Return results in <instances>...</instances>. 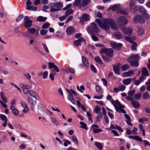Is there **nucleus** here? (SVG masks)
I'll use <instances>...</instances> for the list:
<instances>
[{
    "instance_id": "26",
    "label": "nucleus",
    "mask_w": 150,
    "mask_h": 150,
    "mask_svg": "<svg viewBox=\"0 0 150 150\" xmlns=\"http://www.w3.org/2000/svg\"><path fill=\"white\" fill-rule=\"evenodd\" d=\"M123 108L121 107V105H120L119 106H118L117 107V108H116L115 110L117 112H122L123 114L126 113V111L123 109V108Z\"/></svg>"
},
{
    "instance_id": "24",
    "label": "nucleus",
    "mask_w": 150,
    "mask_h": 150,
    "mask_svg": "<svg viewBox=\"0 0 150 150\" xmlns=\"http://www.w3.org/2000/svg\"><path fill=\"white\" fill-rule=\"evenodd\" d=\"M28 92L30 95L28 97L38 98V95L36 92L32 90L29 91Z\"/></svg>"
},
{
    "instance_id": "54",
    "label": "nucleus",
    "mask_w": 150,
    "mask_h": 150,
    "mask_svg": "<svg viewBox=\"0 0 150 150\" xmlns=\"http://www.w3.org/2000/svg\"><path fill=\"white\" fill-rule=\"evenodd\" d=\"M135 90H132L129 91L128 92V95L129 96H133L135 93Z\"/></svg>"
},
{
    "instance_id": "43",
    "label": "nucleus",
    "mask_w": 150,
    "mask_h": 150,
    "mask_svg": "<svg viewBox=\"0 0 150 150\" xmlns=\"http://www.w3.org/2000/svg\"><path fill=\"white\" fill-rule=\"evenodd\" d=\"M28 31L31 34H33L36 31V29L34 28H29L28 29Z\"/></svg>"
},
{
    "instance_id": "13",
    "label": "nucleus",
    "mask_w": 150,
    "mask_h": 150,
    "mask_svg": "<svg viewBox=\"0 0 150 150\" xmlns=\"http://www.w3.org/2000/svg\"><path fill=\"white\" fill-rule=\"evenodd\" d=\"M21 87L23 89L24 93L26 95L28 94L29 90L30 89L31 87L29 85L24 84H21Z\"/></svg>"
},
{
    "instance_id": "15",
    "label": "nucleus",
    "mask_w": 150,
    "mask_h": 150,
    "mask_svg": "<svg viewBox=\"0 0 150 150\" xmlns=\"http://www.w3.org/2000/svg\"><path fill=\"white\" fill-rule=\"evenodd\" d=\"M123 32L126 35H130L132 32V29L130 27H124L122 29Z\"/></svg>"
},
{
    "instance_id": "1",
    "label": "nucleus",
    "mask_w": 150,
    "mask_h": 150,
    "mask_svg": "<svg viewBox=\"0 0 150 150\" xmlns=\"http://www.w3.org/2000/svg\"><path fill=\"white\" fill-rule=\"evenodd\" d=\"M140 57L138 54H134L128 58L127 61L130 64L131 66L138 67L139 66L138 62Z\"/></svg>"
},
{
    "instance_id": "62",
    "label": "nucleus",
    "mask_w": 150,
    "mask_h": 150,
    "mask_svg": "<svg viewBox=\"0 0 150 150\" xmlns=\"http://www.w3.org/2000/svg\"><path fill=\"white\" fill-rule=\"evenodd\" d=\"M23 16L22 14L20 15L16 19L17 22L23 19Z\"/></svg>"
},
{
    "instance_id": "41",
    "label": "nucleus",
    "mask_w": 150,
    "mask_h": 150,
    "mask_svg": "<svg viewBox=\"0 0 150 150\" xmlns=\"http://www.w3.org/2000/svg\"><path fill=\"white\" fill-rule=\"evenodd\" d=\"M133 44V45L131 46V50L132 51L135 50L137 51V49L136 48V47H137V45L134 42H132V43Z\"/></svg>"
},
{
    "instance_id": "48",
    "label": "nucleus",
    "mask_w": 150,
    "mask_h": 150,
    "mask_svg": "<svg viewBox=\"0 0 150 150\" xmlns=\"http://www.w3.org/2000/svg\"><path fill=\"white\" fill-rule=\"evenodd\" d=\"M136 2L134 0H131L129 3V8L130 9H132L134 6L135 5Z\"/></svg>"
},
{
    "instance_id": "42",
    "label": "nucleus",
    "mask_w": 150,
    "mask_h": 150,
    "mask_svg": "<svg viewBox=\"0 0 150 150\" xmlns=\"http://www.w3.org/2000/svg\"><path fill=\"white\" fill-rule=\"evenodd\" d=\"M73 13V11L71 9H69L65 13V16L67 17L68 16L72 14Z\"/></svg>"
},
{
    "instance_id": "35",
    "label": "nucleus",
    "mask_w": 150,
    "mask_h": 150,
    "mask_svg": "<svg viewBox=\"0 0 150 150\" xmlns=\"http://www.w3.org/2000/svg\"><path fill=\"white\" fill-rule=\"evenodd\" d=\"M130 67L129 65L128 64H125L122 65L121 67L122 70L123 71H125L128 70L129 69Z\"/></svg>"
},
{
    "instance_id": "9",
    "label": "nucleus",
    "mask_w": 150,
    "mask_h": 150,
    "mask_svg": "<svg viewBox=\"0 0 150 150\" xmlns=\"http://www.w3.org/2000/svg\"><path fill=\"white\" fill-rule=\"evenodd\" d=\"M128 137L129 138L134 139L136 141L140 142H142L143 141L145 146H146L147 145L149 146L150 145V144L148 141L146 140H144L143 141L142 138L138 136H129Z\"/></svg>"
},
{
    "instance_id": "11",
    "label": "nucleus",
    "mask_w": 150,
    "mask_h": 150,
    "mask_svg": "<svg viewBox=\"0 0 150 150\" xmlns=\"http://www.w3.org/2000/svg\"><path fill=\"white\" fill-rule=\"evenodd\" d=\"M90 18V16L88 15L86 13L84 14L80 18V22L81 25H83L84 21H88Z\"/></svg>"
},
{
    "instance_id": "61",
    "label": "nucleus",
    "mask_w": 150,
    "mask_h": 150,
    "mask_svg": "<svg viewBox=\"0 0 150 150\" xmlns=\"http://www.w3.org/2000/svg\"><path fill=\"white\" fill-rule=\"evenodd\" d=\"M64 141V145L65 146H67L68 144H71V142L68 140H65Z\"/></svg>"
},
{
    "instance_id": "32",
    "label": "nucleus",
    "mask_w": 150,
    "mask_h": 150,
    "mask_svg": "<svg viewBox=\"0 0 150 150\" xmlns=\"http://www.w3.org/2000/svg\"><path fill=\"white\" fill-rule=\"evenodd\" d=\"M47 19V17L40 16L37 18L36 21L39 22H44L46 21Z\"/></svg>"
},
{
    "instance_id": "8",
    "label": "nucleus",
    "mask_w": 150,
    "mask_h": 150,
    "mask_svg": "<svg viewBox=\"0 0 150 150\" xmlns=\"http://www.w3.org/2000/svg\"><path fill=\"white\" fill-rule=\"evenodd\" d=\"M117 22L119 25L123 26L127 23L128 21L125 17L121 16L118 19H117Z\"/></svg>"
},
{
    "instance_id": "4",
    "label": "nucleus",
    "mask_w": 150,
    "mask_h": 150,
    "mask_svg": "<svg viewBox=\"0 0 150 150\" xmlns=\"http://www.w3.org/2000/svg\"><path fill=\"white\" fill-rule=\"evenodd\" d=\"M105 23H107V24L108 25L109 27L114 30H116L117 29V27L115 24V22L114 20L110 18H103V19Z\"/></svg>"
},
{
    "instance_id": "40",
    "label": "nucleus",
    "mask_w": 150,
    "mask_h": 150,
    "mask_svg": "<svg viewBox=\"0 0 150 150\" xmlns=\"http://www.w3.org/2000/svg\"><path fill=\"white\" fill-rule=\"evenodd\" d=\"M95 145L100 150H102L103 146L101 143L100 142H96L95 143Z\"/></svg>"
},
{
    "instance_id": "23",
    "label": "nucleus",
    "mask_w": 150,
    "mask_h": 150,
    "mask_svg": "<svg viewBox=\"0 0 150 150\" xmlns=\"http://www.w3.org/2000/svg\"><path fill=\"white\" fill-rule=\"evenodd\" d=\"M134 74V72L132 70H130L127 72L123 73L122 74V76L123 77H129L131 75Z\"/></svg>"
},
{
    "instance_id": "21",
    "label": "nucleus",
    "mask_w": 150,
    "mask_h": 150,
    "mask_svg": "<svg viewBox=\"0 0 150 150\" xmlns=\"http://www.w3.org/2000/svg\"><path fill=\"white\" fill-rule=\"evenodd\" d=\"M32 22V20L25 21H24V25L26 28H29L31 26Z\"/></svg>"
},
{
    "instance_id": "46",
    "label": "nucleus",
    "mask_w": 150,
    "mask_h": 150,
    "mask_svg": "<svg viewBox=\"0 0 150 150\" xmlns=\"http://www.w3.org/2000/svg\"><path fill=\"white\" fill-rule=\"evenodd\" d=\"M0 118L1 120L4 122H6L8 121L7 117L5 115H4L0 114Z\"/></svg>"
},
{
    "instance_id": "10",
    "label": "nucleus",
    "mask_w": 150,
    "mask_h": 150,
    "mask_svg": "<svg viewBox=\"0 0 150 150\" xmlns=\"http://www.w3.org/2000/svg\"><path fill=\"white\" fill-rule=\"evenodd\" d=\"M133 22L135 23H140L143 24L145 22V19L141 15H138L136 16L133 19Z\"/></svg>"
},
{
    "instance_id": "28",
    "label": "nucleus",
    "mask_w": 150,
    "mask_h": 150,
    "mask_svg": "<svg viewBox=\"0 0 150 150\" xmlns=\"http://www.w3.org/2000/svg\"><path fill=\"white\" fill-rule=\"evenodd\" d=\"M56 71L53 70H52L51 71V73L49 75L50 78L52 81H53L54 80V76L56 75Z\"/></svg>"
},
{
    "instance_id": "59",
    "label": "nucleus",
    "mask_w": 150,
    "mask_h": 150,
    "mask_svg": "<svg viewBox=\"0 0 150 150\" xmlns=\"http://www.w3.org/2000/svg\"><path fill=\"white\" fill-rule=\"evenodd\" d=\"M24 76L25 77L26 79L29 80H30L31 78V76L28 73L24 74Z\"/></svg>"
},
{
    "instance_id": "36",
    "label": "nucleus",
    "mask_w": 150,
    "mask_h": 150,
    "mask_svg": "<svg viewBox=\"0 0 150 150\" xmlns=\"http://www.w3.org/2000/svg\"><path fill=\"white\" fill-rule=\"evenodd\" d=\"M91 0H82V5L83 7H85L89 4Z\"/></svg>"
},
{
    "instance_id": "16",
    "label": "nucleus",
    "mask_w": 150,
    "mask_h": 150,
    "mask_svg": "<svg viewBox=\"0 0 150 150\" xmlns=\"http://www.w3.org/2000/svg\"><path fill=\"white\" fill-rule=\"evenodd\" d=\"M121 64L120 63H118L116 65L113 66V69L115 73L117 75L120 74V68Z\"/></svg>"
},
{
    "instance_id": "45",
    "label": "nucleus",
    "mask_w": 150,
    "mask_h": 150,
    "mask_svg": "<svg viewBox=\"0 0 150 150\" xmlns=\"http://www.w3.org/2000/svg\"><path fill=\"white\" fill-rule=\"evenodd\" d=\"M142 96V94L141 93H139L136 94L134 96V98L135 99L139 100L140 99Z\"/></svg>"
},
{
    "instance_id": "18",
    "label": "nucleus",
    "mask_w": 150,
    "mask_h": 150,
    "mask_svg": "<svg viewBox=\"0 0 150 150\" xmlns=\"http://www.w3.org/2000/svg\"><path fill=\"white\" fill-rule=\"evenodd\" d=\"M66 31L67 35H72L75 32V29L73 27L70 26L66 28Z\"/></svg>"
},
{
    "instance_id": "14",
    "label": "nucleus",
    "mask_w": 150,
    "mask_h": 150,
    "mask_svg": "<svg viewBox=\"0 0 150 150\" xmlns=\"http://www.w3.org/2000/svg\"><path fill=\"white\" fill-rule=\"evenodd\" d=\"M53 68H54V71H56L57 72H59V69H58L57 66L54 65L53 62H49L48 63V68L49 69H51Z\"/></svg>"
},
{
    "instance_id": "27",
    "label": "nucleus",
    "mask_w": 150,
    "mask_h": 150,
    "mask_svg": "<svg viewBox=\"0 0 150 150\" xmlns=\"http://www.w3.org/2000/svg\"><path fill=\"white\" fill-rule=\"evenodd\" d=\"M113 36L115 38L117 39H120L122 38V36L121 33L119 32L115 33Z\"/></svg>"
},
{
    "instance_id": "38",
    "label": "nucleus",
    "mask_w": 150,
    "mask_h": 150,
    "mask_svg": "<svg viewBox=\"0 0 150 150\" xmlns=\"http://www.w3.org/2000/svg\"><path fill=\"white\" fill-rule=\"evenodd\" d=\"M94 60L95 62L99 64H103V62L102 60L98 56L94 58Z\"/></svg>"
},
{
    "instance_id": "53",
    "label": "nucleus",
    "mask_w": 150,
    "mask_h": 150,
    "mask_svg": "<svg viewBox=\"0 0 150 150\" xmlns=\"http://www.w3.org/2000/svg\"><path fill=\"white\" fill-rule=\"evenodd\" d=\"M126 88V86L123 84H121L119 86L120 91H124Z\"/></svg>"
},
{
    "instance_id": "2",
    "label": "nucleus",
    "mask_w": 150,
    "mask_h": 150,
    "mask_svg": "<svg viewBox=\"0 0 150 150\" xmlns=\"http://www.w3.org/2000/svg\"><path fill=\"white\" fill-rule=\"evenodd\" d=\"M63 3L61 2L50 3L49 5V8H51L50 11L51 12L57 11L60 10L63 7Z\"/></svg>"
},
{
    "instance_id": "57",
    "label": "nucleus",
    "mask_w": 150,
    "mask_h": 150,
    "mask_svg": "<svg viewBox=\"0 0 150 150\" xmlns=\"http://www.w3.org/2000/svg\"><path fill=\"white\" fill-rule=\"evenodd\" d=\"M90 68L92 71L94 73H96L97 72V70L95 67L93 65L91 64L90 65Z\"/></svg>"
},
{
    "instance_id": "49",
    "label": "nucleus",
    "mask_w": 150,
    "mask_h": 150,
    "mask_svg": "<svg viewBox=\"0 0 150 150\" xmlns=\"http://www.w3.org/2000/svg\"><path fill=\"white\" fill-rule=\"evenodd\" d=\"M51 119L52 122L55 125L57 126L59 125V124L57 120L54 117H51Z\"/></svg>"
},
{
    "instance_id": "12",
    "label": "nucleus",
    "mask_w": 150,
    "mask_h": 150,
    "mask_svg": "<svg viewBox=\"0 0 150 150\" xmlns=\"http://www.w3.org/2000/svg\"><path fill=\"white\" fill-rule=\"evenodd\" d=\"M110 44L113 49L118 50H120L122 46V44L121 43H117L113 41L110 42Z\"/></svg>"
},
{
    "instance_id": "50",
    "label": "nucleus",
    "mask_w": 150,
    "mask_h": 150,
    "mask_svg": "<svg viewBox=\"0 0 150 150\" xmlns=\"http://www.w3.org/2000/svg\"><path fill=\"white\" fill-rule=\"evenodd\" d=\"M143 98L145 99H147L149 97V95L148 92H146L143 94Z\"/></svg>"
},
{
    "instance_id": "22",
    "label": "nucleus",
    "mask_w": 150,
    "mask_h": 150,
    "mask_svg": "<svg viewBox=\"0 0 150 150\" xmlns=\"http://www.w3.org/2000/svg\"><path fill=\"white\" fill-rule=\"evenodd\" d=\"M82 60L84 66L86 68H88L89 67V64L88 60L85 57L83 56H82Z\"/></svg>"
},
{
    "instance_id": "3",
    "label": "nucleus",
    "mask_w": 150,
    "mask_h": 150,
    "mask_svg": "<svg viewBox=\"0 0 150 150\" xmlns=\"http://www.w3.org/2000/svg\"><path fill=\"white\" fill-rule=\"evenodd\" d=\"M87 30L89 34L97 33L100 32V30L94 22L91 23L90 26L88 27Z\"/></svg>"
},
{
    "instance_id": "52",
    "label": "nucleus",
    "mask_w": 150,
    "mask_h": 150,
    "mask_svg": "<svg viewBox=\"0 0 150 150\" xmlns=\"http://www.w3.org/2000/svg\"><path fill=\"white\" fill-rule=\"evenodd\" d=\"M138 32L139 34L140 35H143L144 34V30L141 27H139L138 28Z\"/></svg>"
},
{
    "instance_id": "7",
    "label": "nucleus",
    "mask_w": 150,
    "mask_h": 150,
    "mask_svg": "<svg viewBox=\"0 0 150 150\" xmlns=\"http://www.w3.org/2000/svg\"><path fill=\"white\" fill-rule=\"evenodd\" d=\"M38 98L28 97V101L30 105V109L33 110L34 109L35 105L36 103V100Z\"/></svg>"
},
{
    "instance_id": "29",
    "label": "nucleus",
    "mask_w": 150,
    "mask_h": 150,
    "mask_svg": "<svg viewBox=\"0 0 150 150\" xmlns=\"http://www.w3.org/2000/svg\"><path fill=\"white\" fill-rule=\"evenodd\" d=\"M124 38L126 41H129L132 43V42H134L133 41L135 40V38L134 37H130L129 36H125Z\"/></svg>"
},
{
    "instance_id": "25",
    "label": "nucleus",
    "mask_w": 150,
    "mask_h": 150,
    "mask_svg": "<svg viewBox=\"0 0 150 150\" xmlns=\"http://www.w3.org/2000/svg\"><path fill=\"white\" fill-rule=\"evenodd\" d=\"M142 74L144 76H148L149 74L147 69L144 67H143L142 70Z\"/></svg>"
},
{
    "instance_id": "37",
    "label": "nucleus",
    "mask_w": 150,
    "mask_h": 150,
    "mask_svg": "<svg viewBox=\"0 0 150 150\" xmlns=\"http://www.w3.org/2000/svg\"><path fill=\"white\" fill-rule=\"evenodd\" d=\"M120 6L119 4H115L113 6H110V8H109V9H111L113 11H115L117 10L118 8Z\"/></svg>"
},
{
    "instance_id": "19",
    "label": "nucleus",
    "mask_w": 150,
    "mask_h": 150,
    "mask_svg": "<svg viewBox=\"0 0 150 150\" xmlns=\"http://www.w3.org/2000/svg\"><path fill=\"white\" fill-rule=\"evenodd\" d=\"M85 41L84 39L82 38L81 37L78 40H75L73 42L74 45L76 47H78L79 46L81 45V43Z\"/></svg>"
},
{
    "instance_id": "31",
    "label": "nucleus",
    "mask_w": 150,
    "mask_h": 150,
    "mask_svg": "<svg viewBox=\"0 0 150 150\" xmlns=\"http://www.w3.org/2000/svg\"><path fill=\"white\" fill-rule=\"evenodd\" d=\"M102 58L103 60L106 62H109L111 61V57L104 55H102Z\"/></svg>"
},
{
    "instance_id": "17",
    "label": "nucleus",
    "mask_w": 150,
    "mask_h": 150,
    "mask_svg": "<svg viewBox=\"0 0 150 150\" xmlns=\"http://www.w3.org/2000/svg\"><path fill=\"white\" fill-rule=\"evenodd\" d=\"M110 101L113 104V105L114 106L115 109L116 108H117V107L118 106H119L120 105H121V107H122V108H123L125 107V106L121 105L120 102L117 100H116L115 101L114 100L112 99Z\"/></svg>"
},
{
    "instance_id": "58",
    "label": "nucleus",
    "mask_w": 150,
    "mask_h": 150,
    "mask_svg": "<svg viewBox=\"0 0 150 150\" xmlns=\"http://www.w3.org/2000/svg\"><path fill=\"white\" fill-rule=\"evenodd\" d=\"M47 33V30L44 29H41L40 30V34L41 35L44 36Z\"/></svg>"
},
{
    "instance_id": "5",
    "label": "nucleus",
    "mask_w": 150,
    "mask_h": 150,
    "mask_svg": "<svg viewBox=\"0 0 150 150\" xmlns=\"http://www.w3.org/2000/svg\"><path fill=\"white\" fill-rule=\"evenodd\" d=\"M100 53H104L106 56L110 57H112L114 56V52L112 49L107 48L105 47L102 48L100 51Z\"/></svg>"
},
{
    "instance_id": "63",
    "label": "nucleus",
    "mask_w": 150,
    "mask_h": 150,
    "mask_svg": "<svg viewBox=\"0 0 150 150\" xmlns=\"http://www.w3.org/2000/svg\"><path fill=\"white\" fill-rule=\"evenodd\" d=\"M91 36L92 39L94 41H98V38L93 34H91Z\"/></svg>"
},
{
    "instance_id": "56",
    "label": "nucleus",
    "mask_w": 150,
    "mask_h": 150,
    "mask_svg": "<svg viewBox=\"0 0 150 150\" xmlns=\"http://www.w3.org/2000/svg\"><path fill=\"white\" fill-rule=\"evenodd\" d=\"M81 0H75L73 5L75 6H79L80 4Z\"/></svg>"
},
{
    "instance_id": "30",
    "label": "nucleus",
    "mask_w": 150,
    "mask_h": 150,
    "mask_svg": "<svg viewBox=\"0 0 150 150\" xmlns=\"http://www.w3.org/2000/svg\"><path fill=\"white\" fill-rule=\"evenodd\" d=\"M131 103L134 107L136 109L138 108L140 106L139 103L137 101H132Z\"/></svg>"
},
{
    "instance_id": "39",
    "label": "nucleus",
    "mask_w": 150,
    "mask_h": 150,
    "mask_svg": "<svg viewBox=\"0 0 150 150\" xmlns=\"http://www.w3.org/2000/svg\"><path fill=\"white\" fill-rule=\"evenodd\" d=\"M140 6H136L133 10V12L134 14L138 13L139 12V9Z\"/></svg>"
},
{
    "instance_id": "20",
    "label": "nucleus",
    "mask_w": 150,
    "mask_h": 150,
    "mask_svg": "<svg viewBox=\"0 0 150 150\" xmlns=\"http://www.w3.org/2000/svg\"><path fill=\"white\" fill-rule=\"evenodd\" d=\"M117 12L118 13L126 15L128 13L129 11L127 8H125L121 10H117Z\"/></svg>"
},
{
    "instance_id": "33",
    "label": "nucleus",
    "mask_w": 150,
    "mask_h": 150,
    "mask_svg": "<svg viewBox=\"0 0 150 150\" xmlns=\"http://www.w3.org/2000/svg\"><path fill=\"white\" fill-rule=\"evenodd\" d=\"M132 79L131 78H127L124 79L122 81V83L125 85H128L130 84L131 82Z\"/></svg>"
},
{
    "instance_id": "51",
    "label": "nucleus",
    "mask_w": 150,
    "mask_h": 150,
    "mask_svg": "<svg viewBox=\"0 0 150 150\" xmlns=\"http://www.w3.org/2000/svg\"><path fill=\"white\" fill-rule=\"evenodd\" d=\"M100 111L101 108H100L98 106H96L95 108V112L96 114H98L100 112Z\"/></svg>"
},
{
    "instance_id": "44",
    "label": "nucleus",
    "mask_w": 150,
    "mask_h": 150,
    "mask_svg": "<svg viewBox=\"0 0 150 150\" xmlns=\"http://www.w3.org/2000/svg\"><path fill=\"white\" fill-rule=\"evenodd\" d=\"M80 123L81 125V127L86 130L88 129L87 125L84 122H80Z\"/></svg>"
},
{
    "instance_id": "34",
    "label": "nucleus",
    "mask_w": 150,
    "mask_h": 150,
    "mask_svg": "<svg viewBox=\"0 0 150 150\" xmlns=\"http://www.w3.org/2000/svg\"><path fill=\"white\" fill-rule=\"evenodd\" d=\"M38 113L39 112H41L43 111L44 110V109L43 108L42 105L40 103H39L38 104Z\"/></svg>"
},
{
    "instance_id": "6",
    "label": "nucleus",
    "mask_w": 150,
    "mask_h": 150,
    "mask_svg": "<svg viewBox=\"0 0 150 150\" xmlns=\"http://www.w3.org/2000/svg\"><path fill=\"white\" fill-rule=\"evenodd\" d=\"M103 21V23L99 19L97 18L95 20L96 22L98 24L100 27L104 29L105 31L109 30L110 29L109 26L107 24V23H105Z\"/></svg>"
},
{
    "instance_id": "55",
    "label": "nucleus",
    "mask_w": 150,
    "mask_h": 150,
    "mask_svg": "<svg viewBox=\"0 0 150 150\" xmlns=\"http://www.w3.org/2000/svg\"><path fill=\"white\" fill-rule=\"evenodd\" d=\"M72 141L74 142L76 144H77L78 143V141L76 137L74 135L72 137Z\"/></svg>"
},
{
    "instance_id": "64",
    "label": "nucleus",
    "mask_w": 150,
    "mask_h": 150,
    "mask_svg": "<svg viewBox=\"0 0 150 150\" xmlns=\"http://www.w3.org/2000/svg\"><path fill=\"white\" fill-rule=\"evenodd\" d=\"M143 16L146 19H150V15L147 13L143 15Z\"/></svg>"
},
{
    "instance_id": "47",
    "label": "nucleus",
    "mask_w": 150,
    "mask_h": 150,
    "mask_svg": "<svg viewBox=\"0 0 150 150\" xmlns=\"http://www.w3.org/2000/svg\"><path fill=\"white\" fill-rule=\"evenodd\" d=\"M139 11L143 15L146 13L145 8L141 6L140 8Z\"/></svg>"
},
{
    "instance_id": "60",
    "label": "nucleus",
    "mask_w": 150,
    "mask_h": 150,
    "mask_svg": "<svg viewBox=\"0 0 150 150\" xmlns=\"http://www.w3.org/2000/svg\"><path fill=\"white\" fill-rule=\"evenodd\" d=\"M102 130L100 129H97L95 128L93 129V132L94 133H96L102 131Z\"/></svg>"
}]
</instances>
